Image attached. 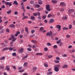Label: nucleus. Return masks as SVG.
Returning <instances> with one entry per match:
<instances>
[{"instance_id":"obj_1","label":"nucleus","mask_w":75,"mask_h":75,"mask_svg":"<svg viewBox=\"0 0 75 75\" xmlns=\"http://www.w3.org/2000/svg\"><path fill=\"white\" fill-rule=\"evenodd\" d=\"M60 67L59 65H56L54 66V70L56 72H58L59 71V67Z\"/></svg>"},{"instance_id":"obj_2","label":"nucleus","mask_w":75,"mask_h":75,"mask_svg":"<svg viewBox=\"0 0 75 75\" xmlns=\"http://www.w3.org/2000/svg\"><path fill=\"white\" fill-rule=\"evenodd\" d=\"M2 2L3 3H4L5 4H6L7 6L8 5L9 6H11V2H7L4 1V0L2 1Z\"/></svg>"},{"instance_id":"obj_3","label":"nucleus","mask_w":75,"mask_h":75,"mask_svg":"<svg viewBox=\"0 0 75 75\" xmlns=\"http://www.w3.org/2000/svg\"><path fill=\"white\" fill-rule=\"evenodd\" d=\"M46 6V9L47 10V11H51V9H50V5H47Z\"/></svg>"},{"instance_id":"obj_4","label":"nucleus","mask_w":75,"mask_h":75,"mask_svg":"<svg viewBox=\"0 0 75 75\" xmlns=\"http://www.w3.org/2000/svg\"><path fill=\"white\" fill-rule=\"evenodd\" d=\"M50 32L47 33H46V35L47 36H50V35H52V32L50 31Z\"/></svg>"},{"instance_id":"obj_5","label":"nucleus","mask_w":75,"mask_h":75,"mask_svg":"<svg viewBox=\"0 0 75 75\" xmlns=\"http://www.w3.org/2000/svg\"><path fill=\"white\" fill-rule=\"evenodd\" d=\"M56 28H58V31H60L61 30V27L60 25H56Z\"/></svg>"},{"instance_id":"obj_6","label":"nucleus","mask_w":75,"mask_h":75,"mask_svg":"<svg viewBox=\"0 0 75 75\" xmlns=\"http://www.w3.org/2000/svg\"><path fill=\"white\" fill-rule=\"evenodd\" d=\"M23 51H24V49L23 48L20 49L18 50V52L20 53H22L23 52Z\"/></svg>"},{"instance_id":"obj_7","label":"nucleus","mask_w":75,"mask_h":75,"mask_svg":"<svg viewBox=\"0 0 75 75\" xmlns=\"http://www.w3.org/2000/svg\"><path fill=\"white\" fill-rule=\"evenodd\" d=\"M28 28L26 27L25 28V31L26 33L28 34H29V32L28 31Z\"/></svg>"},{"instance_id":"obj_8","label":"nucleus","mask_w":75,"mask_h":75,"mask_svg":"<svg viewBox=\"0 0 75 75\" xmlns=\"http://www.w3.org/2000/svg\"><path fill=\"white\" fill-rule=\"evenodd\" d=\"M74 11V10L73 9H70L69 10V13H71L72 12Z\"/></svg>"},{"instance_id":"obj_9","label":"nucleus","mask_w":75,"mask_h":75,"mask_svg":"<svg viewBox=\"0 0 75 75\" xmlns=\"http://www.w3.org/2000/svg\"><path fill=\"white\" fill-rule=\"evenodd\" d=\"M60 5L62 6H65V4L64 2H61L60 4Z\"/></svg>"},{"instance_id":"obj_10","label":"nucleus","mask_w":75,"mask_h":75,"mask_svg":"<svg viewBox=\"0 0 75 75\" xmlns=\"http://www.w3.org/2000/svg\"><path fill=\"white\" fill-rule=\"evenodd\" d=\"M13 4H15V5H18V2H17V1H15L13 3Z\"/></svg>"},{"instance_id":"obj_11","label":"nucleus","mask_w":75,"mask_h":75,"mask_svg":"<svg viewBox=\"0 0 75 75\" xmlns=\"http://www.w3.org/2000/svg\"><path fill=\"white\" fill-rule=\"evenodd\" d=\"M20 34V32L19 31H18L16 33L15 35V37H17L18 36V34Z\"/></svg>"},{"instance_id":"obj_12","label":"nucleus","mask_w":75,"mask_h":75,"mask_svg":"<svg viewBox=\"0 0 75 75\" xmlns=\"http://www.w3.org/2000/svg\"><path fill=\"white\" fill-rule=\"evenodd\" d=\"M52 3L53 4H56L57 3V1L56 0H52Z\"/></svg>"},{"instance_id":"obj_13","label":"nucleus","mask_w":75,"mask_h":75,"mask_svg":"<svg viewBox=\"0 0 75 75\" xmlns=\"http://www.w3.org/2000/svg\"><path fill=\"white\" fill-rule=\"evenodd\" d=\"M54 21V19H51L49 21V23H52Z\"/></svg>"},{"instance_id":"obj_14","label":"nucleus","mask_w":75,"mask_h":75,"mask_svg":"<svg viewBox=\"0 0 75 75\" xmlns=\"http://www.w3.org/2000/svg\"><path fill=\"white\" fill-rule=\"evenodd\" d=\"M30 19L32 20H35V17L33 16H32L30 17Z\"/></svg>"},{"instance_id":"obj_15","label":"nucleus","mask_w":75,"mask_h":75,"mask_svg":"<svg viewBox=\"0 0 75 75\" xmlns=\"http://www.w3.org/2000/svg\"><path fill=\"white\" fill-rule=\"evenodd\" d=\"M8 50V47H5L4 49H3L2 51H7V50Z\"/></svg>"},{"instance_id":"obj_16","label":"nucleus","mask_w":75,"mask_h":75,"mask_svg":"<svg viewBox=\"0 0 75 75\" xmlns=\"http://www.w3.org/2000/svg\"><path fill=\"white\" fill-rule=\"evenodd\" d=\"M9 26L11 28H14L15 27V25L13 24L10 25Z\"/></svg>"},{"instance_id":"obj_17","label":"nucleus","mask_w":75,"mask_h":75,"mask_svg":"<svg viewBox=\"0 0 75 75\" xmlns=\"http://www.w3.org/2000/svg\"><path fill=\"white\" fill-rule=\"evenodd\" d=\"M10 67L8 66H6V69L7 71H9L10 70Z\"/></svg>"},{"instance_id":"obj_18","label":"nucleus","mask_w":75,"mask_h":75,"mask_svg":"<svg viewBox=\"0 0 75 75\" xmlns=\"http://www.w3.org/2000/svg\"><path fill=\"white\" fill-rule=\"evenodd\" d=\"M27 65V62H25L23 64V67L25 68Z\"/></svg>"},{"instance_id":"obj_19","label":"nucleus","mask_w":75,"mask_h":75,"mask_svg":"<svg viewBox=\"0 0 75 75\" xmlns=\"http://www.w3.org/2000/svg\"><path fill=\"white\" fill-rule=\"evenodd\" d=\"M21 8L23 10L24 12V13H25V9H24V6L23 5L22 6Z\"/></svg>"},{"instance_id":"obj_20","label":"nucleus","mask_w":75,"mask_h":75,"mask_svg":"<svg viewBox=\"0 0 75 75\" xmlns=\"http://www.w3.org/2000/svg\"><path fill=\"white\" fill-rule=\"evenodd\" d=\"M11 13V10H10L7 11V14H10Z\"/></svg>"},{"instance_id":"obj_21","label":"nucleus","mask_w":75,"mask_h":75,"mask_svg":"<svg viewBox=\"0 0 75 75\" xmlns=\"http://www.w3.org/2000/svg\"><path fill=\"white\" fill-rule=\"evenodd\" d=\"M31 41L33 43H34V44H36L37 42V41L36 40H31Z\"/></svg>"},{"instance_id":"obj_22","label":"nucleus","mask_w":75,"mask_h":75,"mask_svg":"<svg viewBox=\"0 0 75 75\" xmlns=\"http://www.w3.org/2000/svg\"><path fill=\"white\" fill-rule=\"evenodd\" d=\"M5 59H6V57L4 56V57H1L0 58V59L1 60H3Z\"/></svg>"},{"instance_id":"obj_23","label":"nucleus","mask_w":75,"mask_h":75,"mask_svg":"<svg viewBox=\"0 0 75 75\" xmlns=\"http://www.w3.org/2000/svg\"><path fill=\"white\" fill-rule=\"evenodd\" d=\"M28 57V55H27L25 56L22 59H25V58H27Z\"/></svg>"},{"instance_id":"obj_24","label":"nucleus","mask_w":75,"mask_h":75,"mask_svg":"<svg viewBox=\"0 0 75 75\" xmlns=\"http://www.w3.org/2000/svg\"><path fill=\"white\" fill-rule=\"evenodd\" d=\"M8 48V50H9V51H12L13 50V48L11 47H9V48Z\"/></svg>"},{"instance_id":"obj_25","label":"nucleus","mask_w":75,"mask_h":75,"mask_svg":"<svg viewBox=\"0 0 75 75\" xmlns=\"http://www.w3.org/2000/svg\"><path fill=\"white\" fill-rule=\"evenodd\" d=\"M44 30V28L42 27L40 28V31H42V30Z\"/></svg>"},{"instance_id":"obj_26","label":"nucleus","mask_w":75,"mask_h":75,"mask_svg":"<svg viewBox=\"0 0 75 75\" xmlns=\"http://www.w3.org/2000/svg\"><path fill=\"white\" fill-rule=\"evenodd\" d=\"M68 68V66L67 65H65L63 67V68Z\"/></svg>"},{"instance_id":"obj_27","label":"nucleus","mask_w":75,"mask_h":75,"mask_svg":"<svg viewBox=\"0 0 75 75\" xmlns=\"http://www.w3.org/2000/svg\"><path fill=\"white\" fill-rule=\"evenodd\" d=\"M62 19L63 20H67V18L65 16L64 17H63L62 18Z\"/></svg>"},{"instance_id":"obj_28","label":"nucleus","mask_w":75,"mask_h":75,"mask_svg":"<svg viewBox=\"0 0 75 75\" xmlns=\"http://www.w3.org/2000/svg\"><path fill=\"white\" fill-rule=\"evenodd\" d=\"M61 40H60L57 42V44H59V43L61 42Z\"/></svg>"},{"instance_id":"obj_29","label":"nucleus","mask_w":75,"mask_h":75,"mask_svg":"<svg viewBox=\"0 0 75 75\" xmlns=\"http://www.w3.org/2000/svg\"><path fill=\"white\" fill-rule=\"evenodd\" d=\"M52 72H49L47 74L48 75H51V74H52Z\"/></svg>"},{"instance_id":"obj_30","label":"nucleus","mask_w":75,"mask_h":75,"mask_svg":"<svg viewBox=\"0 0 75 75\" xmlns=\"http://www.w3.org/2000/svg\"><path fill=\"white\" fill-rule=\"evenodd\" d=\"M44 65L45 67H48V64L47 63H45L44 64Z\"/></svg>"},{"instance_id":"obj_31","label":"nucleus","mask_w":75,"mask_h":75,"mask_svg":"<svg viewBox=\"0 0 75 75\" xmlns=\"http://www.w3.org/2000/svg\"><path fill=\"white\" fill-rule=\"evenodd\" d=\"M52 57V55H50L48 56V58H51Z\"/></svg>"},{"instance_id":"obj_32","label":"nucleus","mask_w":75,"mask_h":75,"mask_svg":"<svg viewBox=\"0 0 75 75\" xmlns=\"http://www.w3.org/2000/svg\"><path fill=\"white\" fill-rule=\"evenodd\" d=\"M30 3L31 4H34V2L33 1H31L30 2Z\"/></svg>"},{"instance_id":"obj_33","label":"nucleus","mask_w":75,"mask_h":75,"mask_svg":"<svg viewBox=\"0 0 75 75\" xmlns=\"http://www.w3.org/2000/svg\"><path fill=\"white\" fill-rule=\"evenodd\" d=\"M68 29V28H66L65 27H64L63 28V30H67Z\"/></svg>"},{"instance_id":"obj_34","label":"nucleus","mask_w":75,"mask_h":75,"mask_svg":"<svg viewBox=\"0 0 75 75\" xmlns=\"http://www.w3.org/2000/svg\"><path fill=\"white\" fill-rule=\"evenodd\" d=\"M46 16H42V19H45L46 17Z\"/></svg>"},{"instance_id":"obj_35","label":"nucleus","mask_w":75,"mask_h":75,"mask_svg":"<svg viewBox=\"0 0 75 75\" xmlns=\"http://www.w3.org/2000/svg\"><path fill=\"white\" fill-rule=\"evenodd\" d=\"M72 27V26L71 25H70L69 26V29H71V28Z\"/></svg>"},{"instance_id":"obj_36","label":"nucleus","mask_w":75,"mask_h":75,"mask_svg":"<svg viewBox=\"0 0 75 75\" xmlns=\"http://www.w3.org/2000/svg\"><path fill=\"white\" fill-rule=\"evenodd\" d=\"M13 56H14V57H16V53H13L12 54Z\"/></svg>"},{"instance_id":"obj_37","label":"nucleus","mask_w":75,"mask_h":75,"mask_svg":"<svg viewBox=\"0 0 75 75\" xmlns=\"http://www.w3.org/2000/svg\"><path fill=\"white\" fill-rule=\"evenodd\" d=\"M51 16H52V15L51 14H50L48 15L47 17H48V18H50V17H51Z\"/></svg>"},{"instance_id":"obj_38","label":"nucleus","mask_w":75,"mask_h":75,"mask_svg":"<svg viewBox=\"0 0 75 75\" xmlns=\"http://www.w3.org/2000/svg\"><path fill=\"white\" fill-rule=\"evenodd\" d=\"M13 39V40H12V42H14V41H16V40H17V38H14Z\"/></svg>"},{"instance_id":"obj_39","label":"nucleus","mask_w":75,"mask_h":75,"mask_svg":"<svg viewBox=\"0 0 75 75\" xmlns=\"http://www.w3.org/2000/svg\"><path fill=\"white\" fill-rule=\"evenodd\" d=\"M31 33L32 34H33L34 33H35V30H32L31 31Z\"/></svg>"},{"instance_id":"obj_40","label":"nucleus","mask_w":75,"mask_h":75,"mask_svg":"<svg viewBox=\"0 0 75 75\" xmlns=\"http://www.w3.org/2000/svg\"><path fill=\"white\" fill-rule=\"evenodd\" d=\"M38 3L39 4H42V1H39L38 2Z\"/></svg>"},{"instance_id":"obj_41","label":"nucleus","mask_w":75,"mask_h":75,"mask_svg":"<svg viewBox=\"0 0 75 75\" xmlns=\"http://www.w3.org/2000/svg\"><path fill=\"white\" fill-rule=\"evenodd\" d=\"M62 57H67V55L66 54H64L62 55Z\"/></svg>"},{"instance_id":"obj_42","label":"nucleus","mask_w":75,"mask_h":75,"mask_svg":"<svg viewBox=\"0 0 75 75\" xmlns=\"http://www.w3.org/2000/svg\"><path fill=\"white\" fill-rule=\"evenodd\" d=\"M47 45L48 46H51V44L50 43H47Z\"/></svg>"},{"instance_id":"obj_43","label":"nucleus","mask_w":75,"mask_h":75,"mask_svg":"<svg viewBox=\"0 0 75 75\" xmlns=\"http://www.w3.org/2000/svg\"><path fill=\"white\" fill-rule=\"evenodd\" d=\"M48 50V48L47 47H45L44 49V51H47V50Z\"/></svg>"},{"instance_id":"obj_44","label":"nucleus","mask_w":75,"mask_h":75,"mask_svg":"<svg viewBox=\"0 0 75 75\" xmlns=\"http://www.w3.org/2000/svg\"><path fill=\"white\" fill-rule=\"evenodd\" d=\"M54 62L55 63H59V61H57V60H56L54 61Z\"/></svg>"},{"instance_id":"obj_45","label":"nucleus","mask_w":75,"mask_h":75,"mask_svg":"<svg viewBox=\"0 0 75 75\" xmlns=\"http://www.w3.org/2000/svg\"><path fill=\"white\" fill-rule=\"evenodd\" d=\"M23 35H19V37H20V38H23Z\"/></svg>"},{"instance_id":"obj_46","label":"nucleus","mask_w":75,"mask_h":75,"mask_svg":"<svg viewBox=\"0 0 75 75\" xmlns=\"http://www.w3.org/2000/svg\"><path fill=\"white\" fill-rule=\"evenodd\" d=\"M14 14L15 15H17L18 14V12L17 11H15L14 12Z\"/></svg>"},{"instance_id":"obj_47","label":"nucleus","mask_w":75,"mask_h":75,"mask_svg":"<svg viewBox=\"0 0 75 75\" xmlns=\"http://www.w3.org/2000/svg\"><path fill=\"white\" fill-rule=\"evenodd\" d=\"M6 32H7L8 33H9V32H10V30H9V29L8 28H7L6 29Z\"/></svg>"},{"instance_id":"obj_48","label":"nucleus","mask_w":75,"mask_h":75,"mask_svg":"<svg viewBox=\"0 0 75 75\" xmlns=\"http://www.w3.org/2000/svg\"><path fill=\"white\" fill-rule=\"evenodd\" d=\"M12 68H13V69H16V66H15L12 65Z\"/></svg>"},{"instance_id":"obj_49","label":"nucleus","mask_w":75,"mask_h":75,"mask_svg":"<svg viewBox=\"0 0 75 75\" xmlns=\"http://www.w3.org/2000/svg\"><path fill=\"white\" fill-rule=\"evenodd\" d=\"M56 59L57 61H59V60L60 59V58L59 57H56Z\"/></svg>"},{"instance_id":"obj_50","label":"nucleus","mask_w":75,"mask_h":75,"mask_svg":"<svg viewBox=\"0 0 75 75\" xmlns=\"http://www.w3.org/2000/svg\"><path fill=\"white\" fill-rule=\"evenodd\" d=\"M57 48V45H54L53 46V48Z\"/></svg>"},{"instance_id":"obj_51","label":"nucleus","mask_w":75,"mask_h":75,"mask_svg":"<svg viewBox=\"0 0 75 75\" xmlns=\"http://www.w3.org/2000/svg\"><path fill=\"white\" fill-rule=\"evenodd\" d=\"M36 6L37 7V8H39V7H40V5L39 4H37L36 5Z\"/></svg>"},{"instance_id":"obj_52","label":"nucleus","mask_w":75,"mask_h":75,"mask_svg":"<svg viewBox=\"0 0 75 75\" xmlns=\"http://www.w3.org/2000/svg\"><path fill=\"white\" fill-rule=\"evenodd\" d=\"M28 51H31V49L28 48L27 49Z\"/></svg>"},{"instance_id":"obj_53","label":"nucleus","mask_w":75,"mask_h":75,"mask_svg":"<svg viewBox=\"0 0 75 75\" xmlns=\"http://www.w3.org/2000/svg\"><path fill=\"white\" fill-rule=\"evenodd\" d=\"M33 69L34 71H35V70H36V69H37V67H34L33 68Z\"/></svg>"},{"instance_id":"obj_54","label":"nucleus","mask_w":75,"mask_h":75,"mask_svg":"<svg viewBox=\"0 0 75 75\" xmlns=\"http://www.w3.org/2000/svg\"><path fill=\"white\" fill-rule=\"evenodd\" d=\"M11 38H12V39H13L14 38V35H11Z\"/></svg>"},{"instance_id":"obj_55","label":"nucleus","mask_w":75,"mask_h":75,"mask_svg":"<svg viewBox=\"0 0 75 75\" xmlns=\"http://www.w3.org/2000/svg\"><path fill=\"white\" fill-rule=\"evenodd\" d=\"M44 23H48V21H47V20L45 19L44 20Z\"/></svg>"},{"instance_id":"obj_56","label":"nucleus","mask_w":75,"mask_h":75,"mask_svg":"<svg viewBox=\"0 0 75 75\" xmlns=\"http://www.w3.org/2000/svg\"><path fill=\"white\" fill-rule=\"evenodd\" d=\"M1 8H5V6L3 5L1 7Z\"/></svg>"},{"instance_id":"obj_57","label":"nucleus","mask_w":75,"mask_h":75,"mask_svg":"<svg viewBox=\"0 0 75 75\" xmlns=\"http://www.w3.org/2000/svg\"><path fill=\"white\" fill-rule=\"evenodd\" d=\"M70 37V36H69V35H67L66 36V38H69Z\"/></svg>"},{"instance_id":"obj_58","label":"nucleus","mask_w":75,"mask_h":75,"mask_svg":"<svg viewBox=\"0 0 75 75\" xmlns=\"http://www.w3.org/2000/svg\"><path fill=\"white\" fill-rule=\"evenodd\" d=\"M0 68H1V69H4V66H1Z\"/></svg>"},{"instance_id":"obj_59","label":"nucleus","mask_w":75,"mask_h":75,"mask_svg":"<svg viewBox=\"0 0 75 75\" xmlns=\"http://www.w3.org/2000/svg\"><path fill=\"white\" fill-rule=\"evenodd\" d=\"M19 72H24V70H20L19 71Z\"/></svg>"},{"instance_id":"obj_60","label":"nucleus","mask_w":75,"mask_h":75,"mask_svg":"<svg viewBox=\"0 0 75 75\" xmlns=\"http://www.w3.org/2000/svg\"><path fill=\"white\" fill-rule=\"evenodd\" d=\"M37 14H38V16H40V14H41V13L39 12L37 13Z\"/></svg>"},{"instance_id":"obj_61","label":"nucleus","mask_w":75,"mask_h":75,"mask_svg":"<svg viewBox=\"0 0 75 75\" xmlns=\"http://www.w3.org/2000/svg\"><path fill=\"white\" fill-rule=\"evenodd\" d=\"M33 15L35 16H37V13H33Z\"/></svg>"},{"instance_id":"obj_62","label":"nucleus","mask_w":75,"mask_h":75,"mask_svg":"<svg viewBox=\"0 0 75 75\" xmlns=\"http://www.w3.org/2000/svg\"><path fill=\"white\" fill-rule=\"evenodd\" d=\"M22 68H23V67H20L18 68V69H19V70L21 69Z\"/></svg>"},{"instance_id":"obj_63","label":"nucleus","mask_w":75,"mask_h":75,"mask_svg":"<svg viewBox=\"0 0 75 75\" xmlns=\"http://www.w3.org/2000/svg\"><path fill=\"white\" fill-rule=\"evenodd\" d=\"M55 40H56V41H57V40H58V38L57 37H56L55 38Z\"/></svg>"},{"instance_id":"obj_64","label":"nucleus","mask_w":75,"mask_h":75,"mask_svg":"<svg viewBox=\"0 0 75 75\" xmlns=\"http://www.w3.org/2000/svg\"><path fill=\"white\" fill-rule=\"evenodd\" d=\"M72 45H70L68 46V48H72Z\"/></svg>"}]
</instances>
